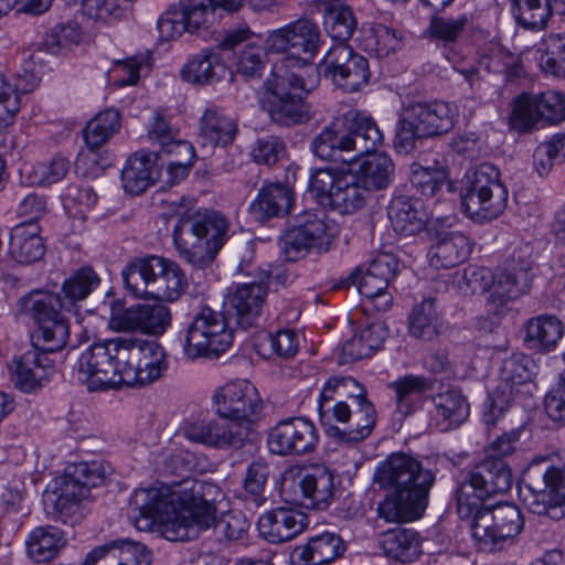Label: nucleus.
I'll return each mask as SVG.
<instances>
[{"label":"nucleus","instance_id":"6e6552de","mask_svg":"<svg viewBox=\"0 0 565 565\" xmlns=\"http://www.w3.org/2000/svg\"><path fill=\"white\" fill-rule=\"evenodd\" d=\"M384 136L367 114L351 109L327 125L312 140V152L322 160L351 162L376 150Z\"/></svg>","mask_w":565,"mask_h":565},{"label":"nucleus","instance_id":"052dcab7","mask_svg":"<svg viewBox=\"0 0 565 565\" xmlns=\"http://www.w3.org/2000/svg\"><path fill=\"white\" fill-rule=\"evenodd\" d=\"M36 78L31 82L12 84L0 74V126L7 125L20 109V93L26 94L36 87Z\"/></svg>","mask_w":565,"mask_h":565},{"label":"nucleus","instance_id":"a18cd8bd","mask_svg":"<svg viewBox=\"0 0 565 565\" xmlns=\"http://www.w3.org/2000/svg\"><path fill=\"white\" fill-rule=\"evenodd\" d=\"M157 178L156 160L151 153L137 152L128 158L121 170L122 186L126 192L139 195Z\"/></svg>","mask_w":565,"mask_h":565},{"label":"nucleus","instance_id":"bb28decb","mask_svg":"<svg viewBox=\"0 0 565 565\" xmlns=\"http://www.w3.org/2000/svg\"><path fill=\"white\" fill-rule=\"evenodd\" d=\"M268 294L263 280L238 285L227 295L225 308L231 319L243 330L255 327L262 317Z\"/></svg>","mask_w":565,"mask_h":565},{"label":"nucleus","instance_id":"473e14b6","mask_svg":"<svg viewBox=\"0 0 565 565\" xmlns=\"http://www.w3.org/2000/svg\"><path fill=\"white\" fill-rule=\"evenodd\" d=\"M345 164L371 193L390 186L394 177V162L384 152H374L363 160L355 159Z\"/></svg>","mask_w":565,"mask_h":565},{"label":"nucleus","instance_id":"e433bc0d","mask_svg":"<svg viewBox=\"0 0 565 565\" xmlns=\"http://www.w3.org/2000/svg\"><path fill=\"white\" fill-rule=\"evenodd\" d=\"M334 478V472L323 465H315L303 470L299 488L312 508L324 510L331 504L335 491Z\"/></svg>","mask_w":565,"mask_h":565},{"label":"nucleus","instance_id":"69168bd1","mask_svg":"<svg viewBox=\"0 0 565 565\" xmlns=\"http://www.w3.org/2000/svg\"><path fill=\"white\" fill-rule=\"evenodd\" d=\"M340 168L326 167L311 172L309 178L308 191L316 202L323 206H329L335 190V183L340 178Z\"/></svg>","mask_w":565,"mask_h":565},{"label":"nucleus","instance_id":"6e6d98bb","mask_svg":"<svg viewBox=\"0 0 565 565\" xmlns=\"http://www.w3.org/2000/svg\"><path fill=\"white\" fill-rule=\"evenodd\" d=\"M63 545L64 537L58 527L40 526L31 532L26 541V551L34 562L46 563L55 557Z\"/></svg>","mask_w":565,"mask_h":565},{"label":"nucleus","instance_id":"0e129e2a","mask_svg":"<svg viewBox=\"0 0 565 565\" xmlns=\"http://www.w3.org/2000/svg\"><path fill=\"white\" fill-rule=\"evenodd\" d=\"M520 388L512 387L500 381L497 388L489 394L484 402L483 423L490 427L508 411L516 401Z\"/></svg>","mask_w":565,"mask_h":565},{"label":"nucleus","instance_id":"aec40b11","mask_svg":"<svg viewBox=\"0 0 565 565\" xmlns=\"http://www.w3.org/2000/svg\"><path fill=\"white\" fill-rule=\"evenodd\" d=\"M322 42L319 25L311 19L301 18L268 33L266 50L273 53H288L300 60H307L313 67L312 60Z\"/></svg>","mask_w":565,"mask_h":565},{"label":"nucleus","instance_id":"20e7f679","mask_svg":"<svg viewBox=\"0 0 565 565\" xmlns=\"http://www.w3.org/2000/svg\"><path fill=\"white\" fill-rule=\"evenodd\" d=\"M318 412L326 435L347 446H355L370 437L377 420L365 387L352 376H332L326 381Z\"/></svg>","mask_w":565,"mask_h":565},{"label":"nucleus","instance_id":"c85d7f7f","mask_svg":"<svg viewBox=\"0 0 565 565\" xmlns=\"http://www.w3.org/2000/svg\"><path fill=\"white\" fill-rule=\"evenodd\" d=\"M308 526V515L294 508L279 507L262 514L257 527L262 537L271 544L288 542Z\"/></svg>","mask_w":565,"mask_h":565},{"label":"nucleus","instance_id":"338daca9","mask_svg":"<svg viewBox=\"0 0 565 565\" xmlns=\"http://www.w3.org/2000/svg\"><path fill=\"white\" fill-rule=\"evenodd\" d=\"M98 196L89 185L71 184L63 195L65 210L74 217L85 218L97 203Z\"/></svg>","mask_w":565,"mask_h":565},{"label":"nucleus","instance_id":"a878e982","mask_svg":"<svg viewBox=\"0 0 565 565\" xmlns=\"http://www.w3.org/2000/svg\"><path fill=\"white\" fill-rule=\"evenodd\" d=\"M533 264L527 258L511 257L497 269L490 288L489 301L503 306L526 294L533 280Z\"/></svg>","mask_w":565,"mask_h":565},{"label":"nucleus","instance_id":"4be33fe9","mask_svg":"<svg viewBox=\"0 0 565 565\" xmlns=\"http://www.w3.org/2000/svg\"><path fill=\"white\" fill-rule=\"evenodd\" d=\"M397 268L398 260L393 254L381 253L370 262L366 269L356 268L348 279L361 296L374 303L376 310L386 311L393 302L387 287Z\"/></svg>","mask_w":565,"mask_h":565},{"label":"nucleus","instance_id":"680f3d73","mask_svg":"<svg viewBox=\"0 0 565 565\" xmlns=\"http://www.w3.org/2000/svg\"><path fill=\"white\" fill-rule=\"evenodd\" d=\"M533 359L523 353H514L507 358L501 367L500 381L519 388L532 380L536 373Z\"/></svg>","mask_w":565,"mask_h":565},{"label":"nucleus","instance_id":"09e8293b","mask_svg":"<svg viewBox=\"0 0 565 565\" xmlns=\"http://www.w3.org/2000/svg\"><path fill=\"white\" fill-rule=\"evenodd\" d=\"M19 302L21 311L33 320L36 328L66 312L61 297L52 291L33 290L23 296Z\"/></svg>","mask_w":565,"mask_h":565},{"label":"nucleus","instance_id":"9b49d317","mask_svg":"<svg viewBox=\"0 0 565 565\" xmlns=\"http://www.w3.org/2000/svg\"><path fill=\"white\" fill-rule=\"evenodd\" d=\"M455 121L456 110L446 102L407 99L398 113L394 147L398 153L408 154L418 140L447 134Z\"/></svg>","mask_w":565,"mask_h":565},{"label":"nucleus","instance_id":"4c0bfd02","mask_svg":"<svg viewBox=\"0 0 565 565\" xmlns=\"http://www.w3.org/2000/svg\"><path fill=\"white\" fill-rule=\"evenodd\" d=\"M237 134L236 119L217 106L207 107L201 116L199 137L203 146L226 147L235 140Z\"/></svg>","mask_w":565,"mask_h":565},{"label":"nucleus","instance_id":"4468645a","mask_svg":"<svg viewBox=\"0 0 565 565\" xmlns=\"http://www.w3.org/2000/svg\"><path fill=\"white\" fill-rule=\"evenodd\" d=\"M459 518L470 520L475 545L484 553L502 551L505 543L518 536L524 526L520 509L511 503H475L469 515H459Z\"/></svg>","mask_w":565,"mask_h":565},{"label":"nucleus","instance_id":"f3484780","mask_svg":"<svg viewBox=\"0 0 565 565\" xmlns=\"http://www.w3.org/2000/svg\"><path fill=\"white\" fill-rule=\"evenodd\" d=\"M513 483L509 462L483 459L477 463L457 489V513L469 515L475 503L486 502L492 494L509 491Z\"/></svg>","mask_w":565,"mask_h":565},{"label":"nucleus","instance_id":"f03ea898","mask_svg":"<svg viewBox=\"0 0 565 565\" xmlns=\"http://www.w3.org/2000/svg\"><path fill=\"white\" fill-rule=\"evenodd\" d=\"M211 399L216 418L204 413L190 414L181 423L179 434L190 443L216 450L243 448L263 411L257 388L247 380H235L218 386Z\"/></svg>","mask_w":565,"mask_h":565},{"label":"nucleus","instance_id":"de8ad7c7","mask_svg":"<svg viewBox=\"0 0 565 565\" xmlns=\"http://www.w3.org/2000/svg\"><path fill=\"white\" fill-rule=\"evenodd\" d=\"M369 195L370 192L359 182L351 170L343 164L329 206L339 210L340 213H353L364 206Z\"/></svg>","mask_w":565,"mask_h":565},{"label":"nucleus","instance_id":"603ef678","mask_svg":"<svg viewBox=\"0 0 565 565\" xmlns=\"http://www.w3.org/2000/svg\"><path fill=\"white\" fill-rule=\"evenodd\" d=\"M299 347L298 335L290 329H279L276 332L260 331L254 340V348L259 355L270 359L276 355L288 359L294 356Z\"/></svg>","mask_w":565,"mask_h":565},{"label":"nucleus","instance_id":"774afa93","mask_svg":"<svg viewBox=\"0 0 565 565\" xmlns=\"http://www.w3.org/2000/svg\"><path fill=\"white\" fill-rule=\"evenodd\" d=\"M108 327L117 332H138L139 303L126 307L122 299H114L109 305Z\"/></svg>","mask_w":565,"mask_h":565},{"label":"nucleus","instance_id":"79ce46f5","mask_svg":"<svg viewBox=\"0 0 565 565\" xmlns=\"http://www.w3.org/2000/svg\"><path fill=\"white\" fill-rule=\"evenodd\" d=\"M226 72L218 49L205 47L193 54L180 70L183 81L191 84H211Z\"/></svg>","mask_w":565,"mask_h":565},{"label":"nucleus","instance_id":"412c9836","mask_svg":"<svg viewBox=\"0 0 565 565\" xmlns=\"http://www.w3.org/2000/svg\"><path fill=\"white\" fill-rule=\"evenodd\" d=\"M212 489L204 490L203 495H195L192 505L191 523L195 527V539L202 531L214 529L218 539L237 541L247 533L249 521L242 513H227L217 518L216 508L213 502L220 492L218 487L206 482Z\"/></svg>","mask_w":565,"mask_h":565},{"label":"nucleus","instance_id":"c9c22d12","mask_svg":"<svg viewBox=\"0 0 565 565\" xmlns=\"http://www.w3.org/2000/svg\"><path fill=\"white\" fill-rule=\"evenodd\" d=\"M386 337L387 329L382 323H369L342 344L338 355L339 364H351L371 358L382 348Z\"/></svg>","mask_w":565,"mask_h":565},{"label":"nucleus","instance_id":"f257e3e1","mask_svg":"<svg viewBox=\"0 0 565 565\" xmlns=\"http://www.w3.org/2000/svg\"><path fill=\"white\" fill-rule=\"evenodd\" d=\"M168 370L167 353L156 341L118 337L89 345L78 358V380L88 391H108L121 384L147 385Z\"/></svg>","mask_w":565,"mask_h":565},{"label":"nucleus","instance_id":"dca6fc26","mask_svg":"<svg viewBox=\"0 0 565 565\" xmlns=\"http://www.w3.org/2000/svg\"><path fill=\"white\" fill-rule=\"evenodd\" d=\"M565 121V93L547 89L539 94L522 93L512 104L509 126L518 134H529L544 125Z\"/></svg>","mask_w":565,"mask_h":565},{"label":"nucleus","instance_id":"423d86ee","mask_svg":"<svg viewBox=\"0 0 565 565\" xmlns=\"http://www.w3.org/2000/svg\"><path fill=\"white\" fill-rule=\"evenodd\" d=\"M319 81V71L308 66L307 60L284 55L276 61L271 76L264 83V108L271 120L281 126L300 125L310 119L306 97Z\"/></svg>","mask_w":565,"mask_h":565},{"label":"nucleus","instance_id":"3c124183","mask_svg":"<svg viewBox=\"0 0 565 565\" xmlns=\"http://www.w3.org/2000/svg\"><path fill=\"white\" fill-rule=\"evenodd\" d=\"M381 547L388 557L401 563H412L422 553L419 536L412 529L387 531L382 536Z\"/></svg>","mask_w":565,"mask_h":565},{"label":"nucleus","instance_id":"e2e57ef3","mask_svg":"<svg viewBox=\"0 0 565 565\" xmlns=\"http://www.w3.org/2000/svg\"><path fill=\"white\" fill-rule=\"evenodd\" d=\"M171 311L162 303H139L138 332L161 335L171 326Z\"/></svg>","mask_w":565,"mask_h":565},{"label":"nucleus","instance_id":"4d7b16f0","mask_svg":"<svg viewBox=\"0 0 565 565\" xmlns=\"http://www.w3.org/2000/svg\"><path fill=\"white\" fill-rule=\"evenodd\" d=\"M121 127V117L116 109L99 111L84 128L83 135L86 146L97 150L113 138Z\"/></svg>","mask_w":565,"mask_h":565},{"label":"nucleus","instance_id":"864d4df0","mask_svg":"<svg viewBox=\"0 0 565 565\" xmlns=\"http://www.w3.org/2000/svg\"><path fill=\"white\" fill-rule=\"evenodd\" d=\"M541 71L556 78H565V35L550 33L534 53Z\"/></svg>","mask_w":565,"mask_h":565},{"label":"nucleus","instance_id":"2eb2a0df","mask_svg":"<svg viewBox=\"0 0 565 565\" xmlns=\"http://www.w3.org/2000/svg\"><path fill=\"white\" fill-rule=\"evenodd\" d=\"M234 333L225 315L202 307L188 323L183 334V352L186 358L217 359L233 344Z\"/></svg>","mask_w":565,"mask_h":565},{"label":"nucleus","instance_id":"ddd939ff","mask_svg":"<svg viewBox=\"0 0 565 565\" xmlns=\"http://www.w3.org/2000/svg\"><path fill=\"white\" fill-rule=\"evenodd\" d=\"M459 195L465 212L482 221L499 217L505 211L509 200V191L501 180L500 170L489 162L466 171L460 181Z\"/></svg>","mask_w":565,"mask_h":565},{"label":"nucleus","instance_id":"13d9d810","mask_svg":"<svg viewBox=\"0 0 565 565\" xmlns=\"http://www.w3.org/2000/svg\"><path fill=\"white\" fill-rule=\"evenodd\" d=\"M70 339V322L65 315L43 323L33 335V347L44 353L61 351Z\"/></svg>","mask_w":565,"mask_h":565},{"label":"nucleus","instance_id":"c03bdc74","mask_svg":"<svg viewBox=\"0 0 565 565\" xmlns=\"http://www.w3.org/2000/svg\"><path fill=\"white\" fill-rule=\"evenodd\" d=\"M433 418L441 431L458 427L469 416V404L458 390L438 393L433 397Z\"/></svg>","mask_w":565,"mask_h":565},{"label":"nucleus","instance_id":"2f4dec72","mask_svg":"<svg viewBox=\"0 0 565 565\" xmlns=\"http://www.w3.org/2000/svg\"><path fill=\"white\" fill-rule=\"evenodd\" d=\"M345 544L340 535L323 532L296 546L290 553L292 565H327L343 555Z\"/></svg>","mask_w":565,"mask_h":565},{"label":"nucleus","instance_id":"1a4fd4ad","mask_svg":"<svg viewBox=\"0 0 565 565\" xmlns=\"http://www.w3.org/2000/svg\"><path fill=\"white\" fill-rule=\"evenodd\" d=\"M121 277L125 288L138 298L173 302L188 288L180 265L158 255L132 257L124 266Z\"/></svg>","mask_w":565,"mask_h":565},{"label":"nucleus","instance_id":"ea45409f","mask_svg":"<svg viewBox=\"0 0 565 565\" xmlns=\"http://www.w3.org/2000/svg\"><path fill=\"white\" fill-rule=\"evenodd\" d=\"M564 324L554 315H540L524 323V344L527 349L548 353L563 338Z\"/></svg>","mask_w":565,"mask_h":565},{"label":"nucleus","instance_id":"5701e85b","mask_svg":"<svg viewBox=\"0 0 565 565\" xmlns=\"http://www.w3.org/2000/svg\"><path fill=\"white\" fill-rule=\"evenodd\" d=\"M319 444L315 424L305 417L280 420L268 431L267 445L278 456H302L311 454Z\"/></svg>","mask_w":565,"mask_h":565},{"label":"nucleus","instance_id":"7ed1b4c3","mask_svg":"<svg viewBox=\"0 0 565 565\" xmlns=\"http://www.w3.org/2000/svg\"><path fill=\"white\" fill-rule=\"evenodd\" d=\"M209 489L212 487L205 481L188 476L169 484L136 489L129 500L134 524L145 532L157 527L168 541L194 540L196 530L189 525L192 505L195 495H203Z\"/></svg>","mask_w":565,"mask_h":565},{"label":"nucleus","instance_id":"393cba45","mask_svg":"<svg viewBox=\"0 0 565 565\" xmlns=\"http://www.w3.org/2000/svg\"><path fill=\"white\" fill-rule=\"evenodd\" d=\"M431 246L428 250L430 266L451 268L463 263L471 253L470 239L460 231L446 226L437 218L428 227Z\"/></svg>","mask_w":565,"mask_h":565},{"label":"nucleus","instance_id":"c756f323","mask_svg":"<svg viewBox=\"0 0 565 565\" xmlns=\"http://www.w3.org/2000/svg\"><path fill=\"white\" fill-rule=\"evenodd\" d=\"M469 18L466 13L457 15H433L425 34L437 43L443 56L452 65L463 62V54L457 49L459 40L467 32Z\"/></svg>","mask_w":565,"mask_h":565},{"label":"nucleus","instance_id":"72a5a7b5","mask_svg":"<svg viewBox=\"0 0 565 565\" xmlns=\"http://www.w3.org/2000/svg\"><path fill=\"white\" fill-rule=\"evenodd\" d=\"M388 218L394 231L403 236L420 233L427 223L424 202L415 196H394L388 206Z\"/></svg>","mask_w":565,"mask_h":565},{"label":"nucleus","instance_id":"6ab92c4d","mask_svg":"<svg viewBox=\"0 0 565 565\" xmlns=\"http://www.w3.org/2000/svg\"><path fill=\"white\" fill-rule=\"evenodd\" d=\"M319 70L327 79L345 93H355L369 84V61L348 43H334L324 54Z\"/></svg>","mask_w":565,"mask_h":565},{"label":"nucleus","instance_id":"49530a36","mask_svg":"<svg viewBox=\"0 0 565 565\" xmlns=\"http://www.w3.org/2000/svg\"><path fill=\"white\" fill-rule=\"evenodd\" d=\"M444 329V318L435 298H426L414 306L408 316V331L414 338L429 341Z\"/></svg>","mask_w":565,"mask_h":565},{"label":"nucleus","instance_id":"8fccbe9b","mask_svg":"<svg viewBox=\"0 0 565 565\" xmlns=\"http://www.w3.org/2000/svg\"><path fill=\"white\" fill-rule=\"evenodd\" d=\"M323 26L337 43H348L358 26L355 14L342 0H331L323 8Z\"/></svg>","mask_w":565,"mask_h":565},{"label":"nucleus","instance_id":"7c9ffc66","mask_svg":"<svg viewBox=\"0 0 565 565\" xmlns=\"http://www.w3.org/2000/svg\"><path fill=\"white\" fill-rule=\"evenodd\" d=\"M146 545L130 540L113 541L89 552L82 565H150Z\"/></svg>","mask_w":565,"mask_h":565},{"label":"nucleus","instance_id":"cd10ccee","mask_svg":"<svg viewBox=\"0 0 565 565\" xmlns=\"http://www.w3.org/2000/svg\"><path fill=\"white\" fill-rule=\"evenodd\" d=\"M9 369L15 387L24 393H32L49 382L54 364L46 353L33 347L14 358Z\"/></svg>","mask_w":565,"mask_h":565},{"label":"nucleus","instance_id":"a19ab883","mask_svg":"<svg viewBox=\"0 0 565 565\" xmlns=\"http://www.w3.org/2000/svg\"><path fill=\"white\" fill-rule=\"evenodd\" d=\"M431 386V380L415 374L399 376L387 384V388L394 392L396 409L403 416H409L424 406L425 395Z\"/></svg>","mask_w":565,"mask_h":565},{"label":"nucleus","instance_id":"b1692460","mask_svg":"<svg viewBox=\"0 0 565 565\" xmlns=\"http://www.w3.org/2000/svg\"><path fill=\"white\" fill-rule=\"evenodd\" d=\"M213 0H179L171 4L158 19L157 29L161 40L171 41L184 32L205 28L214 14Z\"/></svg>","mask_w":565,"mask_h":565},{"label":"nucleus","instance_id":"bf43d9fd","mask_svg":"<svg viewBox=\"0 0 565 565\" xmlns=\"http://www.w3.org/2000/svg\"><path fill=\"white\" fill-rule=\"evenodd\" d=\"M409 182L416 193L433 198L437 195L445 185L448 171L444 166L423 167L419 163H412L409 167Z\"/></svg>","mask_w":565,"mask_h":565},{"label":"nucleus","instance_id":"a211bd4d","mask_svg":"<svg viewBox=\"0 0 565 565\" xmlns=\"http://www.w3.org/2000/svg\"><path fill=\"white\" fill-rule=\"evenodd\" d=\"M331 226L323 211H305L281 235L279 246L288 262H297L312 249L327 250L332 241Z\"/></svg>","mask_w":565,"mask_h":565},{"label":"nucleus","instance_id":"37998d69","mask_svg":"<svg viewBox=\"0 0 565 565\" xmlns=\"http://www.w3.org/2000/svg\"><path fill=\"white\" fill-rule=\"evenodd\" d=\"M100 285V277L92 266H82L74 270L64 279L61 291L56 292L61 297L64 310L77 315L81 302L84 301Z\"/></svg>","mask_w":565,"mask_h":565},{"label":"nucleus","instance_id":"f8f14e48","mask_svg":"<svg viewBox=\"0 0 565 565\" xmlns=\"http://www.w3.org/2000/svg\"><path fill=\"white\" fill-rule=\"evenodd\" d=\"M521 483L523 502L532 513L565 519V465L558 467L552 457L536 456L523 470Z\"/></svg>","mask_w":565,"mask_h":565},{"label":"nucleus","instance_id":"39448f33","mask_svg":"<svg viewBox=\"0 0 565 565\" xmlns=\"http://www.w3.org/2000/svg\"><path fill=\"white\" fill-rule=\"evenodd\" d=\"M374 481L381 488L393 489L379 504V516L387 522L403 523L424 514L436 473L416 457L394 452L380 462Z\"/></svg>","mask_w":565,"mask_h":565},{"label":"nucleus","instance_id":"9d476101","mask_svg":"<svg viewBox=\"0 0 565 565\" xmlns=\"http://www.w3.org/2000/svg\"><path fill=\"white\" fill-rule=\"evenodd\" d=\"M109 473L110 467L100 461L67 465L56 490L44 499L46 515L73 526L82 519V500L88 495L90 488L100 486Z\"/></svg>","mask_w":565,"mask_h":565},{"label":"nucleus","instance_id":"58836bf2","mask_svg":"<svg viewBox=\"0 0 565 565\" xmlns=\"http://www.w3.org/2000/svg\"><path fill=\"white\" fill-rule=\"evenodd\" d=\"M9 254L20 264L40 260L45 254L41 227L36 222H21L10 233Z\"/></svg>","mask_w":565,"mask_h":565},{"label":"nucleus","instance_id":"0eeeda50","mask_svg":"<svg viewBox=\"0 0 565 565\" xmlns=\"http://www.w3.org/2000/svg\"><path fill=\"white\" fill-rule=\"evenodd\" d=\"M231 220L214 209H198L179 216L173 243L179 257L194 273L212 269L213 263L231 237Z\"/></svg>","mask_w":565,"mask_h":565},{"label":"nucleus","instance_id":"f704fd0d","mask_svg":"<svg viewBox=\"0 0 565 565\" xmlns=\"http://www.w3.org/2000/svg\"><path fill=\"white\" fill-rule=\"evenodd\" d=\"M294 200V192L289 186L282 183H269L259 189L248 211L254 220L263 223L289 213Z\"/></svg>","mask_w":565,"mask_h":565},{"label":"nucleus","instance_id":"5fc2aeb1","mask_svg":"<svg viewBox=\"0 0 565 565\" xmlns=\"http://www.w3.org/2000/svg\"><path fill=\"white\" fill-rule=\"evenodd\" d=\"M511 13L525 30L541 31L553 15L551 0H511Z\"/></svg>","mask_w":565,"mask_h":565}]
</instances>
